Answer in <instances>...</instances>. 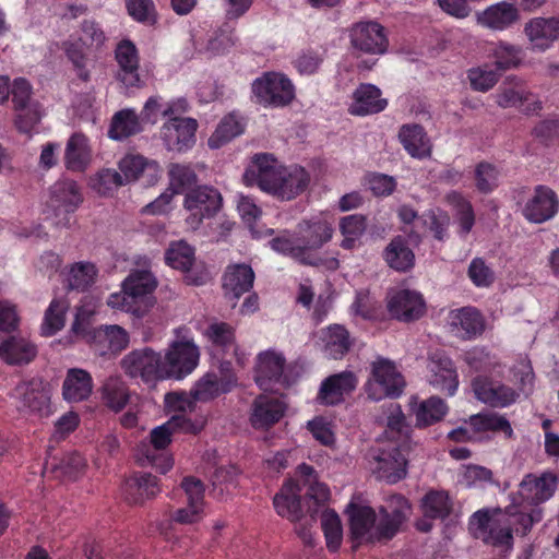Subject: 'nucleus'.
<instances>
[{
    "label": "nucleus",
    "mask_w": 559,
    "mask_h": 559,
    "mask_svg": "<svg viewBox=\"0 0 559 559\" xmlns=\"http://www.w3.org/2000/svg\"><path fill=\"white\" fill-rule=\"evenodd\" d=\"M247 186H257L278 201H292L310 185V174L299 165H283L271 153H258L243 174Z\"/></svg>",
    "instance_id": "nucleus-1"
},
{
    "label": "nucleus",
    "mask_w": 559,
    "mask_h": 559,
    "mask_svg": "<svg viewBox=\"0 0 559 559\" xmlns=\"http://www.w3.org/2000/svg\"><path fill=\"white\" fill-rule=\"evenodd\" d=\"M254 281V273L247 264H234L227 267L223 277L225 294L233 299H238L248 292Z\"/></svg>",
    "instance_id": "nucleus-39"
},
{
    "label": "nucleus",
    "mask_w": 559,
    "mask_h": 559,
    "mask_svg": "<svg viewBox=\"0 0 559 559\" xmlns=\"http://www.w3.org/2000/svg\"><path fill=\"white\" fill-rule=\"evenodd\" d=\"M245 119L236 112L226 115L213 134L209 138L207 144L211 148H219L230 142L245 131Z\"/></svg>",
    "instance_id": "nucleus-48"
},
{
    "label": "nucleus",
    "mask_w": 559,
    "mask_h": 559,
    "mask_svg": "<svg viewBox=\"0 0 559 559\" xmlns=\"http://www.w3.org/2000/svg\"><path fill=\"white\" fill-rule=\"evenodd\" d=\"M285 411L286 404L281 397L260 395L252 404L251 425L255 429H266L280 421Z\"/></svg>",
    "instance_id": "nucleus-33"
},
{
    "label": "nucleus",
    "mask_w": 559,
    "mask_h": 559,
    "mask_svg": "<svg viewBox=\"0 0 559 559\" xmlns=\"http://www.w3.org/2000/svg\"><path fill=\"white\" fill-rule=\"evenodd\" d=\"M520 10L511 2L501 1L477 13V23L496 32L509 29L520 21Z\"/></svg>",
    "instance_id": "nucleus-30"
},
{
    "label": "nucleus",
    "mask_w": 559,
    "mask_h": 559,
    "mask_svg": "<svg viewBox=\"0 0 559 559\" xmlns=\"http://www.w3.org/2000/svg\"><path fill=\"white\" fill-rule=\"evenodd\" d=\"M13 395L19 400L17 408L21 412L39 418L48 417L53 413L50 390L40 381L20 383L14 389Z\"/></svg>",
    "instance_id": "nucleus-18"
},
{
    "label": "nucleus",
    "mask_w": 559,
    "mask_h": 559,
    "mask_svg": "<svg viewBox=\"0 0 559 559\" xmlns=\"http://www.w3.org/2000/svg\"><path fill=\"white\" fill-rule=\"evenodd\" d=\"M222 376L206 373L194 385L192 395L195 401L206 402L217 397L221 394L231 391L237 384V379L229 371V364L222 365Z\"/></svg>",
    "instance_id": "nucleus-29"
},
{
    "label": "nucleus",
    "mask_w": 559,
    "mask_h": 559,
    "mask_svg": "<svg viewBox=\"0 0 559 559\" xmlns=\"http://www.w3.org/2000/svg\"><path fill=\"white\" fill-rule=\"evenodd\" d=\"M386 307L393 318L404 322L418 320L426 311L423 295L411 289L389 292Z\"/></svg>",
    "instance_id": "nucleus-21"
},
{
    "label": "nucleus",
    "mask_w": 559,
    "mask_h": 559,
    "mask_svg": "<svg viewBox=\"0 0 559 559\" xmlns=\"http://www.w3.org/2000/svg\"><path fill=\"white\" fill-rule=\"evenodd\" d=\"M36 354V346L23 336H10L0 343V358L9 365L28 364Z\"/></svg>",
    "instance_id": "nucleus-37"
},
{
    "label": "nucleus",
    "mask_w": 559,
    "mask_h": 559,
    "mask_svg": "<svg viewBox=\"0 0 559 559\" xmlns=\"http://www.w3.org/2000/svg\"><path fill=\"white\" fill-rule=\"evenodd\" d=\"M511 372L516 389L489 377L479 376L472 383L475 397L491 407L504 408L515 403L522 394L530 395L534 388L535 376L528 358L520 357Z\"/></svg>",
    "instance_id": "nucleus-4"
},
{
    "label": "nucleus",
    "mask_w": 559,
    "mask_h": 559,
    "mask_svg": "<svg viewBox=\"0 0 559 559\" xmlns=\"http://www.w3.org/2000/svg\"><path fill=\"white\" fill-rule=\"evenodd\" d=\"M115 58L119 67L118 79L128 87L138 86L140 58L134 43L122 39L116 47Z\"/></svg>",
    "instance_id": "nucleus-32"
},
{
    "label": "nucleus",
    "mask_w": 559,
    "mask_h": 559,
    "mask_svg": "<svg viewBox=\"0 0 559 559\" xmlns=\"http://www.w3.org/2000/svg\"><path fill=\"white\" fill-rule=\"evenodd\" d=\"M469 426L475 432L500 431L507 438L513 436V429L509 420L503 415L496 413L474 415L469 419Z\"/></svg>",
    "instance_id": "nucleus-56"
},
{
    "label": "nucleus",
    "mask_w": 559,
    "mask_h": 559,
    "mask_svg": "<svg viewBox=\"0 0 559 559\" xmlns=\"http://www.w3.org/2000/svg\"><path fill=\"white\" fill-rule=\"evenodd\" d=\"M412 413L415 415L417 427H427L441 420L448 413L445 402L439 397H430L425 401L413 399L411 402Z\"/></svg>",
    "instance_id": "nucleus-43"
},
{
    "label": "nucleus",
    "mask_w": 559,
    "mask_h": 559,
    "mask_svg": "<svg viewBox=\"0 0 559 559\" xmlns=\"http://www.w3.org/2000/svg\"><path fill=\"white\" fill-rule=\"evenodd\" d=\"M181 487L187 497V506L174 513L173 521L179 524L198 523L205 515L203 484L195 478L187 477L182 480Z\"/></svg>",
    "instance_id": "nucleus-26"
},
{
    "label": "nucleus",
    "mask_w": 559,
    "mask_h": 559,
    "mask_svg": "<svg viewBox=\"0 0 559 559\" xmlns=\"http://www.w3.org/2000/svg\"><path fill=\"white\" fill-rule=\"evenodd\" d=\"M542 519L543 511L539 509L518 513L514 512V507H507L504 511L479 510L472 515L469 525L474 535L486 544L510 549L513 542L512 531L525 535Z\"/></svg>",
    "instance_id": "nucleus-3"
},
{
    "label": "nucleus",
    "mask_w": 559,
    "mask_h": 559,
    "mask_svg": "<svg viewBox=\"0 0 559 559\" xmlns=\"http://www.w3.org/2000/svg\"><path fill=\"white\" fill-rule=\"evenodd\" d=\"M140 131L142 121L138 114L133 109H122L112 117L108 135L114 140H123Z\"/></svg>",
    "instance_id": "nucleus-52"
},
{
    "label": "nucleus",
    "mask_w": 559,
    "mask_h": 559,
    "mask_svg": "<svg viewBox=\"0 0 559 559\" xmlns=\"http://www.w3.org/2000/svg\"><path fill=\"white\" fill-rule=\"evenodd\" d=\"M559 212V198L549 187L539 185L527 197L522 214L530 223L543 224Z\"/></svg>",
    "instance_id": "nucleus-19"
},
{
    "label": "nucleus",
    "mask_w": 559,
    "mask_h": 559,
    "mask_svg": "<svg viewBox=\"0 0 559 559\" xmlns=\"http://www.w3.org/2000/svg\"><path fill=\"white\" fill-rule=\"evenodd\" d=\"M93 391L92 376L84 369H69L62 384V395L68 402H81Z\"/></svg>",
    "instance_id": "nucleus-38"
},
{
    "label": "nucleus",
    "mask_w": 559,
    "mask_h": 559,
    "mask_svg": "<svg viewBox=\"0 0 559 559\" xmlns=\"http://www.w3.org/2000/svg\"><path fill=\"white\" fill-rule=\"evenodd\" d=\"M379 87L370 83L360 84L353 93L349 112L354 116L378 114L385 109L388 102Z\"/></svg>",
    "instance_id": "nucleus-34"
},
{
    "label": "nucleus",
    "mask_w": 559,
    "mask_h": 559,
    "mask_svg": "<svg viewBox=\"0 0 559 559\" xmlns=\"http://www.w3.org/2000/svg\"><path fill=\"white\" fill-rule=\"evenodd\" d=\"M498 72L516 69L523 63V50L520 46L507 41H498L490 49Z\"/></svg>",
    "instance_id": "nucleus-50"
},
{
    "label": "nucleus",
    "mask_w": 559,
    "mask_h": 559,
    "mask_svg": "<svg viewBox=\"0 0 559 559\" xmlns=\"http://www.w3.org/2000/svg\"><path fill=\"white\" fill-rule=\"evenodd\" d=\"M384 259L392 269L401 272L408 271L415 264V254L402 237H396L389 243Z\"/></svg>",
    "instance_id": "nucleus-51"
},
{
    "label": "nucleus",
    "mask_w": 559,
    "mask_h": 559,
    "mask_svg": "<svg viewBox=\"0 0 559 559\" xmlns=\"http://www.w3.org/2000/svg\"><path fill=\"white\" fill-rule=\"evenodd\" d=\"M119 174L123 185L143 180L147 186L155 185L162 176V168L156 160L140 154H127L118 162Z\"/></svg>",
    "instance_id": "nucleus-22"
},
{
    "label": "nucleus",
    "mask_w": 559,
    "mask_h": 559,
    "mask_svg": "<svg viewBox=\"0 0 559 559\" xmlns=\"http://www.w3.org/2000/svg\"><path fill=\"white\" fill-rule=\"evenodd\" d=\"M251 92L255 103L263 107L283 108L295 98V85L282 72H264L253 80Z\"/></svg>",
    "instance_id": "nucleus-9"
},
{
    "label": "nucleus",
    "mask_w": 559,
    "mask_h": 559,
    "mask_svg": "<svg viewBox=\"0 0 559 559\" xmlns=\"http://www.w3.org/2000/svg\"><path fill=\"white\" fill-rule=\"evenodd\" d=\"M300 487L307 488L306 496L318 504L325 503L330 499V490L323 483L318 481L312 466L300 464L296 472Z\"/></svg>",
    "instance_id": "nucleus-53"
},
{
    "label": "nucleus",
    "mask_w": 559,
    "mask_h": 559,
    "mask_svg": "<svg viewBox=\"0 0 559 559\" xmlns=\"http://www.w3.org/2000/svg\"><path fill=\"white\" fill-rule=\"evenodd\" d=\"M205 419H195L185 416H171L169 420L154 428L150 435L148 442H142L138 448V460L143 465H153L162 473L168 472L174 464L173 459L165 451L171 442L175 432L198 433L203 429Z\"/></svg>",
    "instance_id": "nucleus-5"
},
{
    "label": "nucleus",
    "mask_w": 559,
    "mask_h": 559,
    "mask_svg": "<svg viewBox=\"0 0 559 559\" xmlns=\"http://www.w3.org/2000/svg\"><path fill=\"white\" fill-rule=\"evenodd\" d=\"M221 201L219 192L212 187L202 186L188 191L183 201L188 228L197 230L205 218L219 210Z\"/></svg>",
    "instance_id": "nucleus-13"
},
{
    "label": "nucleus",
    "mask_w": 559,
    "mask_h": 559,
    "mask_svg": "<svg viewBox=\"0 0 559 559\" xmlns=\"http://www.w3.org/2000/svg\"><path fill=\"white\" fill-rule=\"evenodd\" d=\"M411 513L412 506L404 496L392 493L383 499V503L378 508V514L389 540L400 532Z\"/></svg>",
    "instance_id": "nucleus-25"
},
{
    "label": "nucleus",
    "mask_w": 559,
    "mask_h": 559,
    "mask_svg": "<svg viewBox=\"0 0 559 559\" xmlns=\"http://www.w3.org/2000/svg\"><path fill=\"white\" fill-rule=\"evenodd\" d=\"M448 324L451 331L463 340L476 338L486 329L483 314L474 307L451 310L448 314Z\"/></svg>",
    "instance_id": "nucleus-28"
},
{
    "label": "nucleus",
    "mask_w": 559,
    "mask_h": 559,
    "mask_svg": "<svg viewBox=\"0 0 559 559\" xmlns=\"http://www.w3.org/2000/svg\"><path fill=\"white\" fill-rule=\"evenodd\" d=\"M186 109L187 103L182 98L171 102H163L159 96H152L145 102L140 120L142 123H155L158 120L159 115L169 118L185 112Z\"/></svg>",
    "instance_id": "nucleus-46"
},
{
    "label": "nucleus",
    "mask_w": 559,
    "mask_h": 559,
    "mask_svg": "<svg viewBox=\"0 0 559 559\" xmlns=\"http://www.w3.org/2000/svg\"><path fill=\"white\" fill-rule=\"evenodd\" d=\"M126 491L132 503L141 504L145 500L156 497L160 492V486L157 477L151 474H140L127 481Z\"/></svg>",
    "instance_id": "nucleus-47"
},
{
    "label": "nucleus",
    "mask_w": 559,
    "mask_h": 559,
    "mask_svg": "<svg viewBox=\"0 0 559 559\" xmlns=\"http://www.w3.org/2000/svg\"><path fill=\"white\" fill-rule=\"evenodd\" d=\"M350 45L355 50L367 55H384L389 39L384 27L376 21H361L349 29Z\"/></svg>",
    "instance_id": "nucleus-17"
},
{
    "label": "nucleus",
    "mask_w": 559,
    "mask_h": 559,
    "mask_svg": "<svg viewBox=\"0 0 559 559\" xmlns=\"http://www.w3.org/2000/svg\"><path fill=\"white\" fill-rule=\"evenodd\" d=\"M203 335L211 343L212 347L223 353L233 352L237 355L234 329L225 322L211 323Z\"/></svg>",
    "instance_id": "nucleus-54"
},
{
    "label": "nucleus",
    "mask_w": 559,
    "mask_h": 559,
    "mask_svg": "<svg viewBox=\"0 0 559 559\" xmlns=\"http://www.w3.org/2000/svg\"><path fill=\"white\" fill-rule=\"evenodd\" d=\"M93 159V151L87 136L81 132L73 133L66 145L64 165L71 171H85Z\"/></svg>",
    "instance_id": "nucleus-35"
},
{
    "label": "nucleus",
    "mask_w": 559,
    "mask_h": 559,
    "mask_svg": "<svg viewBox=\"0 0 559 559\" xmlns=\"http://www.w3.org/2000/svg\"><path fill=\"white\" fill-rule=\"evenodd\" d=\"M558 478L550 472L540 475L527 474L519 484L516 493L511 496V504L514 512L528 513L532 509H538V506L549 500L557 488ZM542 511V509L539 508Z\"/></svg>",
    "instance_id": "nucleus-8"
},
{
    "label": "nucleus",
    "mask_w": 559,
    "mask_h": 559,
    "mask_svg": "<svg viewBox=\"0 0 559 559\" xmlns=\"http://www.w3.org/2000/svg\"><path fill=\"white\" fill-rule=\"evenodd\" d=\"M399 139L412 157L425 158L430 156L431 144L423 127L405 124L399 132Z\"/></svg>",
    "instance_id": "nucleus-41"
},
{
    "label": "nucleus",
    "mask_w": 559,
    "mask_h": 559,
    "mask_svg": "<svg viewBox=\"0 0 559 559\" xmlns=\"http://www.w3.org/2000/svg\"><path fill=\"white\" fill-rule=\"evenodd\" d=\"M496 104L503 109L518 108L525 115L538 114L543 103L525 83L516 76L509 78L493 95Z\"/></svg>",
    "instance_id": "nucleus-14"
},
{
    "label": "nucleus",
    "mask_w": 559,
    "mask_h": 559,
    "mask_svg": "<svg viewBox=\"0 0 559 559\" xmlns=\"http://www.w3.org/2000/svg\"><path fill=\"white\" fill-rule=\"evenodd\" d=\"M96 266L91 262H76L66 273V282L71 289L84 290L94 284Z\"/></svg>",
    "instance_id": "nucleus-57"
},
{
    "label": "nucleus",
    "mask_w": 559,
    "mask_h": 559,
    "mask_svg": "<svg viewBox=\"0 0 559 559\" xmlns=\"http://www.w3.org/2000/svg\"><path fill=\"white\" fill-rule=\"evenodd\" d=\"M449 495L442 490H432L421 501L424 515L429 519H444L451 511Z\"/></svg>",
    "instance_id": "nucleus-60"
},
{
    "label": "nucleus",
    "mask_w": 559,
    "mask_h": 559,
    "mask_svg": "<svg viewBox=\"0 0 559 559\" xmlns=\"http://www.w3.org/2000/svg\"><path fill=\"white\" fill-rule=\"evenodd\" d=\"M340 233L343 237L341 247L346 250L354 249L366 231V218L359 214L347 215L341 218Z\"/></svg>",
    "instance_id": "nucleus-55"
},
{
    "label": "nucleus",
    "mask_w": 559,
    "mask_h": 559,
    "mask_svg": "<svg viewBox=\"0 0 559 559\" xmlns=\"http://www.w3.org/2000/svg\"><path fill=\"white\" fill-rule=\"evenodd\" d=\"M100 302L94 296H84L76 307L75 318L71 326V333L76 338L90 340L96 329L92 328V319L96 314Z\"/></svg>",
    "instance_id": "nucleus-42"
},
{
    "label": "nucleus",
    "mask_w": 559,
    "mask_h": 559,
    "mask_svg": "<svg viewBox=\"0 0 559 559\" xmlns=\"http://www.w3.org/2000/svg\"><path fill=\"white\" fill-rule=\"evenodd\" d=\"M86 342L100 345V349L117 354L129 346L130 335L119 325H103L96 329Z\"/></svg>",
    "instance_id": "nucleus-40"
},
{
    "label": "nucleus",
    "mask_w": 559,
    "mask_h": 559,
    "mask_svg": "<svg viewBox=\"0 0 559 559\" xmlns=\"http://www.w3.org/2000/svg\"><path fill=\"white\" fill-rule=\"evenodd\" d=\"M524 34L533 50L545 51L559 39V19H531L524 26Z\"/></svg>",
    "instance_id": "nucleus-31"
},
{
    "label": "nucleus",
    "mask_w": 559,
    "mask_h": 559,
    "mask_svg": "<svg viewBox=\"0 0 559 559\" xmlns=\"http://www.w3.org/2000/svg\"><path fill=\"white\" fill-rule=\"evenodd\" d=\"M429 383L438 391L445 392L448 395H454L459 379L453 361L442 352H436L430 355L427 365Z\"/></svg>",
    "instance_id": "nucleus-27"
},
{
    "label": "nucleus",
    "mask_w": 559,
    "mask_h": 559,
    "mask_svg": "<svg viewBox=\"0 0 559 559\" xmlns=\"http://www.w3.org/2000/svg\"><path fill=\"white\" fill-rule=\"evenodd\" d=\"M69 302L66 299H53L45 312L41 323V334L51 336L60 331L66 322Z\"/></svg>",
    "instance_id": "nucleus-61"
},
{
    "label": "nucleus",
    "mask_w": 559,
    "mask_h": 559,
    "mask_svg": "<svg viewBox=\"0 0 559 559\" xmlns=\"http://www.w3.org/2000/svg\"><path fill=\"white\" fill-rule=\"evenodd\" d=\"M122 371L131 379H141L146 384L165 380L162 354L151 347L133 349L121 360Z\"/></svg>",
    "instance_id": "nucleus-12"
},
{
    "label": "nucleus",
    "mask_w": 559,
    "mask_h": 559,
    "mask_svg": "<svg viewBox=\"0 0 559 559\" xmlns=\"http://www.w3.org/2000/svg\"><path fill=\"white\" fill-rule=\"evenodd\" d=\"M406 444L390 443L380 449L371 462V471L379 478L389 484H395L407 475Z\"/></svg>",
    "instance_id": "nucleus-15"
},
{
    "label": "nucleus",
    "mask_w": 559,
    "mask_h": 559,
    "mask_svg": "<svg viewBox=\"0 0 559 559\" xmlns=\"http://www.w3.org/2000/svg\"><path fill=\"white\" fill-rule=\"evenodd\" d=\"M102 399L115 413L122 411L131 399V392L121 377H109L103 384Z\"/></svg>",
    "instance_id": "nucleus-49"
},
{
    "label": "nucleus",
    "mask_w": 559,
    "mask_h": 559,
    "mask_svg": "<svg viewBox=\"0 0 559 559\" xmlns=\"http://www.w3.org/2000/svg\"><path fill=\"white\" fill-rule=\"evenodd\" d=\"M447 202L455 210V216L461 233L467 235L475 223V215L472 204L459 192L452 191L447 195Z\"/></svg>",
    "instance_id": "nucleus-64"
},
{
    "label": "nucleus",
    "mask_w": 559,
    "mask_h": 559,
    "mask_svg": "<svg viewBox=\"0 0 559 559\" xmlns=\"http://www.w3.org/2000/svg\"><path fill=\"white\" fill-rule=\"evenodd\" d=\"M457 483L467 488H483L493 483V474L485 466L462 465L457 473Z\"/></svg>",
    "instance_id": "nucleus-59"
},
{
    "label": "nucleus",
    "mask_w": 559,
    "mask_h": 559,
    "mask_svg": "<svg viewBox=\"0 0 559 559\" xmlns=\"http://www.w3.org/2000/svg\"><path fill=\"white\" fill-rule=\"evenodd\" d=\"M165 260L173 269L187 272L194 261V249L183 240L174 241L166 250Z\"/></svg>",
    "instance_id": "nucleus-62"
},
{
    "label": "nucleus",
    "mask_w": 559,
    "mask_h": 559,
    "mask_svg": "<svg viewBox=\"0 0 559 559\" xmlns=\"http://www.w3.org/2000/svg\"><path fill=\"white\" fill-rule=\"evenodd\" d=\"M297 234L283 231L270 241L271 248L283 255H287L300 263L317 265L313 251L321 249L330 242L334 234V221L328 213H319L300 221Z\"/></svg>",
    "instance_id": "nucleus-2"
},
{
    "label": "nucleus",
    "mask_w": 559,
    "mask_h": 559,
    "mask_svg": "<svg viewBox=\"0 0 559 559\" xmlns=\"http://www.w3.org/2000/svg\"><path fill=\"white\" fill-rule=\"evenodd\" d=\"M321 527L328 549L337 551L343 542V525L338 514L331 509L324 510L321 514Z\"/></svg>",
    "instance_id": "nucleus-58"
},
{
    "label": "nucleus",
    "mask_w": 559,
    "mask_h": 559,
    "mask_svg": "<svg viewBox=\"0 0 559 559\" xmlns=\"http://www.w3.org/2000/svg\"><path fill=\"white\" fill-rule=\"evenodd\" d=\"M358 384V378L353 371H342L325 378L319 388L317 402L325 406L343 403Z\"/></svg>",
    "instance_id": "nucleus-23"
},
{
    "label": "nucleus",
    "mask_w": 559,
    "mask_h": 559,
    "mask_svg": "<svg viewBox=\"0 0 559 559\" xmlns=\"http://www.w3.org/2000/svg\"><path fill=\"white\" fill-rule=\"evenodd\" d=\"M197 120L180 118L177 115L169 117L160 129V139L168 151L186 152L195 142Z\"/></svg>",
    "instance_id": "nucleus-20"
},
{
    "label": "nucleus",
    "mask_w": 559,
    "mask_h": 559,
    "mask_svg": "<svg viewBox=\"0 0 559 559\" xmlns=\"http://www.w3.org/2000/svg\"><path fill=\"white\" fill-rule=\"evenodd\" d=\"M348 518L349 538L353 548L361 545H373L389 542L388 534L377 511L371 508L361 493L354 495L346 506Z\"/></svg>",
    "instance_id": "nucleus-6"
},
{
    "label": "nucleus",
    "mask_w": 559,
    "mask_h": 559,
    "mask_svg": "<svg viewBox=\"0 0 559 559\" xmlns=\"http://www.w3.org/2000/svg\"><path fill=\"white\" fill-rule=\"evenodd\" d=\"M122 283L124 289L130 295H133L142 306L145 302H151V307L153 306L154 301L150 295L155 290L157 281L150 271H133Z\"/></svg>",
    "instance_id": "nucleus-45"
},
{
    "label": "nucleus",
    "mask_w": 559,
    "mask_h": 559,
    "mask_svg": "<svg viewBox=\"0 0 559 559\" xmlns=\"http://www.w3.org/2000/svg\"><path fill=\"white\" fill-rule=\"evenodd\" d=\"M300 492L301 487L294 479H289L283 485L280 492L273 499L274 508L280 516L293 522H297L300 519Z\"/></svg>",
    "instance_id": "nucleus-36"
},
{
    "label": "nucleus",
    "mask_w": 559,
    "mask_h": 559,
    "mask_svg": "<svg viewBox=\"0 0 559 559\" xmlns=\"http://www.w3.org/2000/svg\"><path fill=\"white\" fill-rule=\"evenodd\" d=\"M320 341L324 354L333 359L342 358L350 347L347 330L338 324H333L320 332Z\"/></svg>",
    "instance_id": "nucleus-44"
},
{
    "label": "nucleus",
    "mask_w": 559,
    "mask_h": 559,
    "mask_svg": "<svg viewBox=\"0 0 559 559\" xmlns=\"http://www.w3.org/2000/svg\"><path fill=\"white\" fill-rule=\"evenodd\" d=\"M173 340L164 356L162 365L165 380H182L194 371L200 361V349L186 328L175 330Z\"/></svg>",
    "instance_id": "nucleus-7"
},
{
    "label": "nucleus",
    "mask_w": 559,
    "mask_h": 559,
    "mask_svg": "<svg viewBox=\"0 0 559 559\" xmlns=\"http://www.w3.org/2000/svg\"><path fill=\"white\" fill-rule=\"evenodd\" d=\"M405 380L395 364L385 358H378L371 364V374L365 384L367 396L372 401L401 395Z\"/></svg>",
    "instance_id": "nucleus-11"
},
{
    "label": "nucleus",
    "mask_w": 559,
    "mask_h": 559,
    "mask_svg": "<svg viewBox=\"0 0 559 559\" xmlns=\"http://www.w3.org/2000/svg\"><path fill=\"white\" fill-rule=\"evenodd\" d=\"M169 187L175 194L190 191L197 183V175L190 165L170 164L168 167Z\"/></svg>",
    "instance_id": "nucleus-63"
},
{
    "label": "nucleus",
    "mask_w": 559,
    "mask_h": 559,
    "mask_svg": "<svg viewBox=\"0 0 559 559\" xmlns=\"http://www.w3.org/2000/svg\"><path fill=\"white\" fill-rule=\"evenodd\" d=\"M82 202V191L74 180H58L49 189L48 207L55 212L56 216L64 215L56 222L57 225L68 226L69 218L67 215L74 213Z\"/></svg>",
    "instance_id": "nucleus-16"
},
{
    "label": "nucleus",
    "mask_w": 559,
    "mask_h": 559,
    "mask_svg": "<svg viewBox=\"0 0 559 559\" xmlns=\"http://www.w3.org/2000/svg\"><path fill=\"white\" fill-rule=\"evenodd\" d=\"M106 41V35L98 23L93 20H85L81 24L80 36L78 38H70L63 44V49L73 63L78 76L87 81L90 72L86 68V49L99 48Z\"/></svg>",
    "instance_id": "nucleus-10"
},
{
    "label": "nucleus",
    "mask_w": 559,
    "mask_h": 559,
    "mask_svg": "<svg viewBox=\"0 0 559 559\" xmlns=\"http://www.w3.org/2000/svg\"><path fill=\"white\" fill-rule=\"evenodd\" d=\"M285 357L275 349H267L258 355L254 380L260 389L273 390L275 385H284L283 378Z\"/></svg>",
    "instance_id": "nucleus-24"
}]
</instances>
